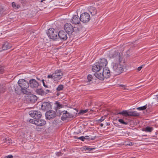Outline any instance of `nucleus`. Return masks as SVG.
Listing matches in <instances>:
<instances>
[{"label":"nucleus","mask_w":158,"mask_h":158,"mask_svg":"<svg viewBox=\"0 0 158 158\" xmlns=\"http://www.w3.org/2000/svg\"><path fill=\"white\" fill-rule=\"evenodd\" d=\"M64 29L65 31L68 34H71L74 31V27L70 23H66L64 26ZM75 28V27H74Z\"/></svg>","instance_id":"0eeeda50"},{"label":"nucleus","mask_w":158,"mask_h":158,"mask_svg":"<svg viewBox=\"0 0 158 158\" xmlns=\"http://www.w3.org/2000/svg\"><path fill=\"white\" fill-rule=\"evenodd\" d=\"M56 114L55 111L53 110L49 111L45 113V116L46 118L48 119H50L54 118L56 116Z\"/></svg>","instance_id":"1a4fd4ad"},{"label":"nucleus","mask_w":158,"mask_h":158,"mask_svg":"<svg viewBox=\"0 0 158 158\" xmlns=\"http://www.w3.org/2000/svg\"><path fill=\"white\" fill-rule=\"evenodd\" d=\"M95 138L94 137H92L91 136H86V139H88L89 140H94L95 139Z\"/></svg>","instance_id":"c756f323"},{"label":"nucleus","mask_w":158,"mask_h":158,"mask_svg":"<svg viewBox=\"0 0 158 158\" xmlns=\"http://www.w3.org/2000/svg\"><path fill=\"white\" fill-rule=\"evenodd\" d=\"M109 56L110 58L113 59V68L114 71L118 74L122 73L123 71V65L125 63L122 54L116 51L111 52Z\"/></svg>","instance_id":"f257e3e1"},{"label":"nucleus","mask_w":158,"mask_h":158,"mask_svg":"<svg viewBox=\"0 0 158 158\" xmlns=\"http://www.w3.org/2000/svg\"><path fill=\"white\" fill-rule=\"evenodd\" d=\"M62 155V154L60 152H59L56 153V155L58 156H61Z\"/></svg>","instance_id":"09e8293b"},{"label":"nucleus","mask_w":158,"mask_h":158,"mask_svg":"<svg viewBox=\"0 0 158 158\" xmlns=\"http://www.w3.org/2000/svg\"><path fill=\"white\" fill-rule=\"evenodd\" d=\"M16 9H18L20 7V6L19 5H16Z\"/></svg>","instance_id":"8fccbe9b"},{"label":"nucleus","mask_w":158,"mask_h":158,"mask_svg":"<svg viewBox=\"0 0 158 158\" xmlns=\"http://www.w3.org/2000/svg\"><path fill=\"white\" fill-rule=\"evenodd\" d=\"M78 139L81 140L82 141H84L85 139H86V136L85 137L82 136L77 138Z\"/></svg>","instance_id":"e433bc0d"},{"label":"nucleus","mask_w":158,"mask_h":158,"mask_svg":"<svg viewBox=\"0 0 158 158\" xmlns=\"http://www.w3.org/2000/svg\"><path fill=\"white\" fill-rule=\"evenodd\" d=\"M18 83L23 89H27L29 86V83L25 80L20 79L18 81Z\"/></svg>","instance_id":"39448f33"},{"label":"nucleus","mask_w":158,"mask_h":158,"mask_svg":"<svg viewBox=\"0 0 158 158\" xmlns=\"http://www.w3.org/2000/svg\"><path fill=\"white\" fill-rule=\"evenodd\" d=\"M46 123V122L44 120L38 118L36 119L35 125L37 126H42L45 125Z\"/></svg>","instance_id":"dca6fc26"},{"label":"nucleus","mask_w":158,"mask_h":158,"mask_svg":"<svg viewBox=\"0 0 158 158\" xmlns=\"http://www.w3.org/2000/svg\"><path fill=\"white\" fill-rule=\"evenodd\" d=\"M122 114L123 115L128 116V111L126 110H123L117 114Z\"/></svg>","instance_id":"a878e982"},{"label":"nucleus","mask_w":158,"mask_h":158,"mask_svg":"<svg viewBox=\"0 0 158 158\" xmlns=\"http://www.w3.org/2000/svg\"><path fill=\"white\" fill-rule=\"evenodd\" d=\"M102 69V68L99 65V63L96 62L93 65L92 70L93 72H95V73H97L98 72L100 73V71Z\"/></svg>","instance_id":"4468645a"},{"label":"nucleus","mask_w":158,"mask_h":158,"mask_svg":"<svg viewBox=\"0 0 158 158\" xmlns=\"http://www.w3.org/2000/svg\"><path fill=\"white\" fill-rule=\"evenodd\" d=\"M81 21L83 23L88 22L90 19V17L89 13L86 12L82 13L80 16Z\"/></svg>","instance_id":"423d86ee"},{"label":"nucleus","mask_w":158,"mask_h":158,"mask_svg":"<svg viewBox=\"0 0 158 158\" xmlns=\"http://www.w3.org/2000/svg\"><path fill=\"white\" fill-rule=\"evenodd\" d=\"M36 121V119H30L29 122L30 123H34L35 124V122Z\"/></svg>","instance_id":"c9c22d12"},{"label":"nucleus","mask_w":158,"mask_h":158,"mask_svg":"<svg viewBox=\"0 0 158 158\" xmlns=\"http://www.w3.org/2000/svg\"><path fill=\"white\" fill-rule=\"evenodd\" d=\"M91 14L92 15H94L96 14L97 11L96 9L94 7H91L89 10Z\"/></svg>","instance_id":"5701e85b"},{"label":"nucleus","mask_w":158,"mask_h":158,"mask_svg":"<svg viewBox=\"0 0 158 158\" xmlns=\"http://www.w3.org/2000/svg\"><path fill=\"white\" fill-rule=\"evenodd\" d=\"M94 76L99 79L103 80L104 78H107L110 76V71L108 68H103V70L101 73L98 72L94 73Z\"/></svg>","instance_id":"f03ea898"},{"label":"nucleus","mask_w":158,"mask_h":158,"mask_svg":"<svg viewBox=\"0 0 158 158\" xmlns=\"http://www.w3.org/2000/svg\"><path fill=\"white\" fill-rule=\"evenodd\" d=\"M36 92L39 95H44V90L41 89H36Z\"/></svg>","instance_id":"b1692460"},{"label":"nucleus","mask_w":158,"mask_h":158,"mask_svg":"<svg viewBox=\"0 0 158 158\" xmlns=\"http://www.w3.org/2000/svg\"><path fill=\"white\" fill-rule=\"evenodd\" d=\"M47 34L48 37L51 39L55 40L58 38V32L52 28L49 29Z\"/></svg>","instance_id":"20e7f679"},{"label":"nucleus","mask_w":158,"mask_h":158,"mask_svg":"<svg viewBox=\"0 0 158 158\" xmlns=\"http://www.w3.org/2000/svg\"><path fill=\"white\" fill-rule=\"evenodd\" d=\"M143 65H142L139 66V67H138L137 68V70L138 71H140L141 69L143 67Z\"/></svg>","instance_id":"49530a36"},{"label":"nucleus","mask_w":158,"mask_h":158,"mask_svg":"<svg viewBox=\"0 0 158 158\" xmlns=\"http://www.w3.org/2000/svg\"><path fill=\"white\" fill-rule=\"evenodd\" d=\"M63 114L61 117L62 120H66L68 118H71L73 116V114L68 112L67 111L64 110L62 111Z\"/></svg>","instance_id":"9d476101"},{"label":"nucleus","mask_w":158,"mask_h":158,"mask_svg":"<svg viewBox=\"0 0 158 158\" xmlns=\"http://www.w3.org/2000/svg\"><path fill=\"white\" fill-rule=\"evenodd\" d=\"M87 78L89 82L91 81L93 78L92 75H89L87 76Z\"/></svg>","instance_id":"f704fd0d"},{"label":"nucleus","mask_w":158,"mask_h":158,"mask_svg":"<svg viewBox=\"0 0 158 158\" xmlns=\"http://www.w3.org/2000/svg\"><path fill=\"white\" fill-rule=\"evenodd\" d=\"M13 157V156L12 155H10L7 156H5L3 158H12Z\"/></svg>","instance_id":"79ce46f5"},{"label":"nucleus","mask_w":158,"mask_h":158,"mask_svg":"<svg viewBox=\"0 0 158 158\" xmlns=\"http://www.w3.org/2000/svg\"><path fill=\"white\" fill-rule=\"evenodd\" d=\"M4 72L3 67L0 65V73H3Z\"/></svg>","instance_id":"4c0bfd02"},{"label":"nucleus","mask_w":158,"mask_h":158,"mask_svg":"<svg viewBox=\"0 0 158 158\" xmlns=\"http://www.w3.org/2000/svg\"><path fill=\"white\" fill-rule=\"evenodd\" d=\"M6 142L7 143V144L8 145H9V144H10V141L11 140V139H6Z\"/></svg>","instance_id":"58836bf2"},{"label":"nucleus","mask_w":158,"mask_h":158,"mask_svg":"<svg viewBox=\"0 0 158 158\" xmlns=\"http://www.w3.org/2000/svg\"><path fill=\"white\" fill-rule=\"evenodd\" d=\"M88 111V109L85 110H81L79 113L80 114H83L86 113Z\"/></svg>","instance_id":"2f4dec72"},{"label":"nucleus","mask_w":158,"mask_h":158,"mask_svg":"<svg viewBox=\"0 0 158 158\" xmlns=\"http://www.w3.org/2000/svg\"><path fill=\"white\" fill-rule=\"evenodd\" d=\"M55 104L56 106L55 107V110L56 112L57 111L58 109L63 108L64 107V106L63 105L61 104L60 102H56Z\"/></svg>","instance_id":"aec40b11"},{"label":"nucleus","mask_w":158,"mask_h":158,"mask_svg":"<svg viewBox=\"0 0 158 158\" xmlns=\"http://www.w3.org/2000/svg\"><path fill=\"white\" fill-rule=\"evenodd\" d=\"M95 149V148H91L89 147H87V148H86V150L88 151H92Z\"/></svg>","instance_id":"a19ab883"},{"label":"nucleus","mask_w":158,"mask_h":158,"mask_svg":"<svg viewBox=\"0 0 158 158\" xmlns=\"http://www.w3.org/2000/svg\"><path fill=\"white\" fill-rule=\"evenodd\" d=\"M14 88L15 93L17 94H19L22 92L23 89L19 85H17L14 86Z\"/></svg>","instance_id":"a211bd4d"},{"label":"nucleus","mask_w":158,"mask_h":158,"mask_svg":"<svg viewBox=\"0 0 158 158\" xmlns=\"http://www.w3.org/2000/svg\"><path fill=\"white\" fill-rule=\"evenodd\" d=\"M11 44L7 42L5 43L2 46V48L3 50H5L10 49L11 47Z\"/></svg>","instance_id":"6ab92c4d"},{"label":"nucleus","mask_w":158,"mask_h":158,"mask_svg":"<svg viewBox=\"0 0 158 158\" xmlns=\"http://www.w3.org/2000/svg\"><path fill=\"white\" fill-rule=\"evenodd\" d=\"M97 63H98L99 65L102 68L106 66L108 62L107 60L104 58L101 59L100 61L97 62Z\"/></svg>","instance_id":"f3484780"},{"label":"nucleus","mask_w":158,"mask_h":158,"mask_svg":"<svg viewBox=\"0 0 158 158\" xmlns=\"http://www.w3.org/2000/svg\"><path fill=\"white\" fill-rule=\"evenodd\" d=\"M29 86L32 88H37L39 85L38 83L34 79H31L29 81Z\"/></svg>","instance_id":"ddd939ff"},{"label":"nucleus","mask_w":158,"mask_h":158,"mask_svg":"<svg viewBox=\"0 0 158 158\" xmlns=\"http://www.w3.org/2000/svg\"><path fill=\"white\" fill-rule=\"evenodd\" d=\"M139 115V113L136 111H128V116H138Z\"/></svg>","instance_id":"412c9836"},{"label":"nucleus","mask_w":158,"mask_h":158,"mask_svg":"<svg viewBox=\"0 0 158 158\" xmlns=\"http://www.w3.org/2000/svg\"><path fill=\"white\" fill-rule=\"evenodd\" d=\"M103 123H101L100 124V126L101 127H103Z\"/></svg>","instance_id":"603ef678"},{"label":"nucleus","mask_w":158,"mask_h":158,"mask_svg":"<svg viewBox=\"0 0 158 158\" xmlns=\"http://www.w3.org/2000/svg\"><path fill=\"white\" fill-rule=\"evenodd\" d=\"M119 86L121 87V89H123V90H125L127 89L126 87L127 86L126 85H119Z\"/></svg>","instance_id":"72a5a7b5"},{"label":"nucleus","mask_w":158,"mask_h":158,"mask_svg":"<svg viewBox=\"0 0 158 158\" xmlns=\"http://www.w3.org/2000/svg\"><path fill=\"white\" fill-rule=\"evenodd\" d=\"M12 5L13 7L16 9V4L15 3L13 2L12 3Z\"/></svg>","instance_id":"37998d69"},{"label":"nucleus","mask_w":158,"mask_h":158,"mask_svg":"<svg viewBox=\"0 0 158 158\" xmlns=\"http://www.w3.org/2000/svg\"><path fill=\"white\" fill-rule=\"evenodd\" d=\"M22 92L24 94H29L30 92L29 91V90H27V89H23Z\"/></svg>","instance_id":"473e14b6"},{"label":"nucleus","mask_w":158,"mask_h":158,"mask_svg":"<svg viewBox=\"0 0 158 158\" xmlns=\"http://www.w3.org/2000/svg\"><path fill=\"white\" fill-rule=\"evenodd\" d=\"M29 99L31 103H34L37 100V97L35 95L31 94L29 96Z\"/></svg>","instance_id":"4be33fe9"},{"label":"nucleus","mask_w":158,"mask_h":158,"mask_svg":"<svg viewBox=\"0 0 158 158\" xmlns=\"http://www.w3.org/2000/svg\"><path fill=\"white\" fill-rule=\"evenodd\" d=\"M64 75L63 72L61 69L56 70L52 74H50L48 75V79H52L54 81H58L61 79Z\"/></svg>","instance_id":"7ed1b4c3"},{"label":"nucleus","mask_w":158,"mask_h":158,"mask_svg":"<svg viewBox=\"0 0 158 158\" xmlns=\"http://www.w3.org/2000/svg\"><path fill=\"white\" fill-rule=\"evenodd\" d=\"M49 90L48 89H46L45 90H44V95L46 94L49 92Z\"/></svg>","instance_id":"c03bdc74"},{"label":"nucleus","mask_w":158,"mask_h":158,"mask_svg":"<svg viewBox=\"0 0 158 158\" xmlns=\"http://www.w3.org/2000/svg\"><path fill=\"white\" fill-rule=\"evenodd\" d=\"M153 130L152 127H147L144 128V131L146 132H151Z\"/></svg>","instance_id":"393cba45"},{"label":"nucleus","mask_w":158,"mask_h":158,"mask_svg":"<svg viewBox=\"0 0 158 158\" xmlns=\"http://www.w3.org/2000/svg\"><path fill=\"white\" fill-rule=\"evenodd\" d=\"M67 33L66 31L64 32L63 31H60L58 33V37L61 40H66L68 38Z\"/></svg>","instance_id":"f8f14e48"},{"label":"nucleus","mask_w":158,"mask_h":158,"mask_svg":"<svg viewBox=\"0 0 158 158\" xmlns=\"http://www.w3.org/2000/svg\"><path fill=\"white\" fill-rule=\"evenodd\" d=\"M105 117L103 116H102L100 119L98 120V121H100V122H102V121H103L105 119Z\"/></svg>","instance_id":"ea45409f"},{"label":"nucleus","mask_w":158,"mask_h":158,"mask_svg":"<svg viewBox=\"0 0 158 158\" xmlns=\"http://www.w3.org/2000/svg\"><path fill=\"white\" fill-rule=\"evenodd\" d=\"M80 17L79 18L78 15H75L73 16L70 20V22L74 24H79L80 23Z\"/></svg>","instance_id":"9b49d317"},{"label":"nucleus","mask_w":158,"mask_h":158,"mask_svg":"<svg viewBox=\"0 0 158 158\" xmlns=\"http://www.w3.org/2000/svg\"><path fill=\"white\" fill-rule=\"evenodd\" d=\"M118 121L121 124H123L124 125H127L128 123L127 122H125L122 119H119L118 120Z\"/></svg>","instance_id":"bb28decb"},{"label":"nucleus","mask_w":158,"mask_h":158,"mask_svg":"<svg viewBox=\"0 0 158 158\" xmlns=\"http://www.w3.org/2000/svg\"><path fill=\"white\" fill-rule=\"evenodd\" d=\"M147 107V105L146 104L145 105L143 106L139 107L137 108V109L139 110H143L146 109Z\"/></svg>","instance_id":"c85d7f7f"},{"label":"nucleus","mask_w":158,"mask_h":158,"mask_svg":"<svg viewBox=\"0 0 158 158\" xmlns=\"http://www.w3.org/2000/svg\"><path fill=\"white\" fill-rule=\"evenodd\" d=\"M6 90V88L5 86L3 85H0V93H3L5 92Z\"/></svg>","instance_id":"cd10ccee"},{"label":"nucleus","mask_w":158,"mask_h":158,"mask_svg":"<svg viewBox=\"0 0 158 158\" xmlns=\"http://www.w3.org/2000/svg\"><path fill=\"white\" fill-rule=\"evenodd\" d=\"M143 136H146V135H143Z\"/></svg>","instance_id":"864d4df0"},{"label":"nucleus","mask_w":158,"mask_h":158,"mask_svg":"<svg viewBox=\"0 0 158 158\" xmlns=\"http://www.w3.org/2000/svg\"><path fill=\"white\" fill-rule=\"evenodd\" d=\"M42 81H43V85H44V86H45V87H47V86L45 85V83H44V80H42Z\"/></svg>","instance_id":"3c124183"},{"label":"nucleus","mask_w":158,"mask_h":158,"mask_svg":"<svg viewBox=\"0 0 158 158\" xmlns=\"http://www.w3.org/2000/svg\"><path fill=\"white\" fill-rule=\"evenodd\" d=\"M133 143L131 142H128V143L127 144V145H128L129 146H132L133 145Z\"/></svg>","instance_id":"de8ad7c7"},{"label":"nucleus","mask_w":158,"mask_h":158,"mask_svg":"<svg viewBox=\"0 0 158 158\" xmlns=\"http://www.w3.org/2000/svg\"><path fill=\"white\" fill-rule=\"evenodd\" d=\"M63 85H58L56 88V90L57 91H60L61 90H62L63 89Z\"/></svg>","instance_id":"7c9ffc66"},{"label":"nucleus","mask_w":158,"mask_h":158,"mask_svg":"<svg viewBox=\"0 0 158 158\" xmlns=\"http://www.w3.org/2000/svg\"><path fill=\"white\" fill-rule=\"evenodd\" d=\"M29 114L36 119L40 118L42 116L41 113L39 111L31 110L29 112Z\"/></svg>","instance_id":"6e6552de"},{"label":"nucleus","mask_w":158,"mask_h":158,"mask_svg":"<svg viewBox=\"0 0 158 158\" xmlns=\"http://www.w3.org/2000/svg\"><path fill=\"white\" fill-rule=\"evenodd\" d=\"M51 107L50 103L48 102H44L41 105L42 110H47L49 109Z\"/></svg>","instance_id":"2eb2a0df"},{"label":"nucleus","mask_w":158,"mask_h":158,"mask_svg":"<svg viewBox=\"0 0 158 158\" xmlns=\"http://www.w3.org/2000/svg\"><path fill=\"white\" fill-rule=\"evenodd\" d=\"M156 101L158 103V94L154 98Z\"/></svg>","instance_id":"a18cd8bd"}]
</instances>
